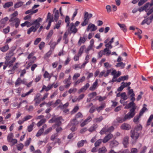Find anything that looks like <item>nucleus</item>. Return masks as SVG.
<instances>
[{"label":"nucleus","mask_w":153,"mask_h":153,"mask_svg":"<svg viewBox=\"0 0 153 153\" xmlns=\"http://www.w3.org/2000/svg\"><path fill=\"white\" fill-rule=\"evenodd\" d=\"M90 84L89 83H86L84 86H83L79 90L78 93H80L82 92L85 91L88 88Z\"/></svg>","instance_id":"22"},{"label":"nucleus","mask_w":153,"mask_h":153,"mask_svg":"<svg viewBox=\"0 0 153 153\" xmlns=\"http://www.w3.org/2000/svg\"><path fill=\"white\" fill-rule=\"evenodd\" d=\"M34 124L35 123L34 122H33L31 124L28 126L27 129L29 132H30L32 130L33 127L34 125Z\"/></svg>","instance_id":"42"},{"label":"nucleus","mask_w":153,"mask_h":153,"mask_svg":"<svg viewBox=\"0 0 153 153\" xmlns=\"http://www.w3.org/2000/svg\"><path fill=\"white\" fill-rule=\"evenodd\" d=\"M119 144L118 143L116 140H113L110 142V146L111 148H113L117 146Z\"/></svg>","instance_id":"24"},{"label":"nucleus","mask_w":153,"mask_h":153,"mask_svg":"<svg viewBox=\"0 0 153 153\" xmlns=\"http://www.w3.org/2000/svg\"><path fill=\"white\" fill-rule=\"evenodd\" d=\"M143 106H144L141 109L139 113L140 115H142L143 114L145 111L146 110H148L147 109L146 107L147 106L146 105L144 104H143Z\"/></svg>","instance_id":"33"},{"label":"nucleus","mask_w":153,"mask_h":153,"mask_svg":"<svg viewBox=\"0 0 153 153\" xmlns=\"http://www.w3.org/2000/svg\"><path fill=\"white\" fill-rule=\"evenodd\" d=\"M120 96L121 98L123 100H125L127 99L128 97L125 92H123L121 94Z\"/></svg>","instance_id":"51"},{"label":"nucleus","mask_w":153,"mask_h":153,"mask_svg":"<svg viewBox=\"0 0 153 153\" xmlns=\"http://www.w3.org/2000/svg\"><path fill=\"white\" fill-rule=\"evenodd\" d=\"M62 22V21L60 20L58 21L57 23L56 24L55 26L53 27V29H58L60 27L61 23Z\"/></svg>","instance_id":"45"},{"label":"nucleus","mask_w":153,"mask_h":153,"mask_svg":"<svg viewBox=\"0 0 153 153\" xmlns=\"http://www.w3.org/2000/svg\"><path fill=\"white\" fill-rule=\"evenodd\" d=\"M18 12L17 11H16L10 15V19L9 20V22H13V20L15 19L18 18L16 17L18 15Z\"/></svg>","instance_id":"14"},{"label":"nucleus","mask_w":153,"mask_h":153,"mask_svg":"<svg viewBox=\"0 0 153 153\" xmlns=\"http://www.w3.org/2000/svg\"><path fill=\"white\" fill-rule=\"evenodd\" d=\"M19 63L18 62L16 63L15 65L13 67L12 69L11 70H9L8 71V72L10 74L13 73L14 72V70L18 68L17 66Z\"/></svg>","instance_id":"27"},{"label":"nucleus","mask_w":153,"mask_h":153,"mask_svg":"<svg viewBox=\"0 0 153 153\" xmlns=\"http://www.w3.org/2000/svg\"><path fill=\"white\" fill-rule=\"evenodd\" d=\"M80 76V74L79 73H76L75 74L73 77V79L74 80H76Z\"/></svg>","instance_id":"62"},{"label":"nucleus","mask_w":153,"mask_h":153,"mask_svg":"<svg viewBox=\"0 0 153 153\" xmlns=\"http://www.w3.org/2000/svg\"><path fill=\"white\" fill-rule=\"evenodd\" d=\"M85 142H86V140H82L81 141L78 142L77 144V146L79 148L82 146Z\"/></svg>","instance_id":"40"},{"label":"nucleus","mask_w":153,"mask_h":153,"mask_svg":"<svg viewBox=\"0 0 153 153\" xmlns=\"http://www.w3.org/2000/svg\"><path fill=\"white\" fill-rule=\"evenodd\" d=\"M22 81L21 79L19 78L15 82V85L16 86L19 85L22 83Z\"/></svg>","instance_id":"55"},{"label":"nucleus","mask_w":153,"mask_h":153,"mask_svg":"<svg viewBox=\"0 0 153 153\" xmlns=\"http://www.w3.org/2000/svg\"><path fill=\"white\" fill-rule=\"evenodd\" d=\"M13 5V2L12 1H10L6 3L3 5V7L4 8L9 7Z\"/></svg>","instance_id":"37"},{"label":"nucleus","mask_w":153,"mask_h":153,"mask_svg":"<svg viewBox=\"0 0 153 153\" xmlns=\"http://www.w3.org/2000/svg\"><path fill=\"white\" fill-rule=\"evenodd\" d=\"M85 48V47L84 46H82L80 47L78 53L79 56H81L82 55Z\"/></svg>","instance_id":"47"},{"label":"nucleus","mask_w":153,"mask_h":153,"mask_svg":"<svg viewBox=\"0 0 153 153\" xmlns=\"http://www.w3.org/2000/svg\"><path fill=\"white\" fill-rule=\"evenodd\" d=\"M85 76H83L80 79H79L76 81L74 82V86H76L79 83L82 82L85 80Z\"/></svg>","instance_id":"25"},{"label":"nucleus","mask_w":153,"mask_h":153,"mask_svg":"<svg viewBox=\"0 0 153 153\" xmlns=\"http://www.w3.org/2000/svg\"><path fill=\"white\" fill-rule=\"evenodd\" d=\"M64 120L62 117H53L52 119L49 121V123H52L53 122L56 123V125L58 126H60L61 124V121H63Z\"/></svg>","instance_id":"4"},{"label":"nucleus","mask_w":153,"mask_h":153,"mask_svg":"<svg viewBox=\"0 0 153 153\" xmlns=\"http://www.w3.org/2000/svg\"><path fill=\"white\" fill-rule=\"evenodd\" d=\"M42 20V19L38 18L34 21L31 20H27L24 23L21 24V25L22 27L26 26L27 27H29L32 25L29 29L27 31V33L28 34H30L31 32H35L36 31L40 25L39 22Z\"/></svg>","instance_id":"1"},{"label":"nucleus","mask_w":153,"mask_h":153,"mask_svg":"<svg viewBox=\"0 0 153 153\" xmlns=\"http://www.w3.org/2000/svg\"><path fill=\"white\" fill-rule=\"evenodd\" d=\"M104 55L109 56L111 53V51L108 48H105L104 49Z\"/></svg>","instance_id":"36"},{"label":"nucleus","mask_w":153,"mask_h":153,"mask_svg":"<svg viewBox=\"0 0 153 153\" xmlns=\"http://www.w3.org/2000/svg\"><path fill=\"white\" fill-rule=\"evenodd\" d=\"M47 126L45 124L44 125L42 128L39 130L38 132L37 133L36 135V136L37 137H38L40 136L41 134L43 133L44 129L46 128H47Z\"/></svg>","instance_id":"21"},{"label":"nucleus","mask_w":153,"mask_h":153,"mask_svg":"<svg viewBox=\"0 0 153 153\" xmlns=\"http://www.w3.org/2000/svg\"><path fill=\"white\" fill-rule=\"evenodd\" d=\"M149 5V3H147L144 5V6L143 7H141L138 10L141 12L143 10H145L146 11V9L148 7Z\"/></svg>","instance_id":"30"},{"label":"nucleus","mask_w":153,"mask_h":153,"mask_svg":"<svg viewBox=\"0 0 153 153\" xmlns=\"http://www.w3.org/2000/svg\"><path fill=\"white\" fill-rule=\"evenodd\" d=\"M52 53V51L51 50L49 51L44 56L45 59L49 57Z\"/></svg>","instance_id":"60"},{"label":"nucleus","mask_w":153,"mask_h":153,"mask_svg":"<svg viewBox=\"0 0 153 153\" xmlns=\"http://www.w3.org/2000/svg\"><path fill=\"white\" fill-rule=\"evenodd\" d=\"M97 29V27L91 23H90L88 25L86 30L88 32L90 30L91 31H94Z\"/></svg>","instance_id":"11"},{"label":"nucleus","mask_w":153,"mask_h":153,"mask_svg":"<svg viewBox=\"0 0 153 153\" xmlns=\"http://www.w3.org/2000/svg\"><path fill=\"white\" fill-rule=\"evenodd\" d=\"M16 146H17V149L18 150L21 151L23 149V148L24 146V145L22 143H20V144H19L17 145Z\"/></svg>","instance_id":"53"},{"label":"nucleus","mask_w":153,"mask_h":153,"mask_svg":"<svg viewBox=\"0 0 153 153\" xmlns=\"http://www.w3.org/2000/svg\"><path fill=\"white\" fill-rule=\"evenodd\" d=\"M9 48V47L8 45H7L1 48H0V50L3 52H5L8 50Z\"/></svg>","instance_id":"34"},{"label":"nucleus","mask_w":153,"mask_h":153,"mask_svg":"<svg viewBox=\"0 0 153 153\" xmlns=\"http://www.w3.org/2000/svg\"><path fill=\"white\" fill-rule=\"evenodd\" d=\"M128 94L131 97L130 100L135 101V100L134 97L135 94L132 89H131L128 91Z\"/></svg>","instance_id":"18"},{"label":"nucleus","mask_w":153,"mask_h":153,"mask_svg":"<svg viewBox=\"0 0 153 153\" xmlns=\"http://www.w3.org/2000/svg\"><path fill=\"white\" fill-rule=\"evenodd\" d=\"M20 20L19 18H16L13 20V22H11L10 25L12 26H15L16 28H17L20 24Z\"/></svg>","instance_id":"12"},{"label":"nucleus","mask_w":153,"mask_h":153,"mask_svg":"<svg viewBox=\"0 0 153 153\" xmlns=\"http://www.w3.org/2000/svg\"><path fill=\"white\" fill-rule=\"evenodd\" d=\"M54 16L55 17L54 20L56 22H57L59 16V12L58 10H56L55 12Z\"/></svg>","instance_id":"44"},{"label":"nucleus","mask_w":153,"mask_h":153,"mask_svg":"<svg viewBox=\"0 0 153 153\" xmlns=\"http://www.w3.org/2000/svg\"><path fill=\"white\" fill-rule=\"evenodd\" d=\"M83 117V115L82 113L80 112L78 113L75 116V118H82Z\"/></svg>","instance_id":"64"},{"label":"nucleus","mask_w":153,"mask_h":153,"mask_svg":"<svg viewBox=\"0 0 153 153\" xmlns=\"http://www.w3.org/2000/svg\"><path fill=\"white\" fill-rule=\"evenodd\" d=\"M38 11V9H36L35 10H33L32 9H31L30 10H28L27 11L25 12V13L26 14H28L30 13V14H31V15L33 14L36 13Z\"/></svg>","instance_id":"28"},{"label":"nucleus","mask_w":153,"mask_h":153,"mask_svg":"<svg viewBox=\"0 0 153 153\" xmlns=\"http://www.w3.org/2000/svg\"><path fill=\"white\" fill-rule=\"evenodd\" d=\"M125 65V63H123V62H120L117 63L115 66L117 67H120L121 68L123 69L124 68Z\"/></svg>","instance_id":"39"},{"label":"nucleus","mask_w":153,"mask_h":153,"mask_svg":"<svg viewBox=\"0 0 153 153\" xmlns=\"http://www.w3.org/2000/svg\"><path fill=\"white\" fill-rule=\"evenodd\" d=\"M9 19L8 17H6L1 20L0 22L1 24H5L8 20Z\"/></svg>","instance_id":"54"},{"label":"nucleus","mask_w":153,"mask_h":153,"mask_svg":"<svg viewBox=\"0 0 153 153\" xmlns=\"http://www.w3.org/2000/svg\"><path fill=\"white\" fill-rule=\"evenodd\" d=\"M86 150L85 149H82L79 151L76 152L74 153H86Z\"/></svg>","instance_id":"63"},{"label":"nucleus","mask_w":153,"mask_h":153,"mask_svg":"<svg viewBox=\"0 0 153 153\" xmlns=\"http://www.w3.org/2000/svg\"><path fill=\"white\" fill-rule=\"evenodd\" d=\"M103 119V117L101 116L99 117L95 118L94 120V121L95 123H100V122Z\"/></svg>","instance_id":"38"},{"label":"nucleus","mask_w":153,"mask_h":153,"mask_svg":"<svg viewBox=\"0 0 153 153\" xmlns=\"http://www.w3.org/2000/svg\"><path fill=\"white\" fill-rule=\"evenodd\" d=\"M13 137V134L12 133H10L8 135L7 137V140L8 142H9L12 139V138Z\"/></svg>","instance_id":"48"},{"label":"nucleus","mask_w":153,"mask_h":153,"mask_svg":"<svg viewBox=\"0 0 153 153\" xmlns=\"http://www.w3.org/2000/svg\"><path fill=\"white\" fill-rule=\"evenodd\" d=\"M107 151V149L104 146L99 148L98 150V153H105Z\"/></svg>","instance_id":"35"},{"label":"nucleus","mask_w":153,"mask_h":153,"mask_svg":"<svg viewBox=\"0 0 153 153\" xmlns=\"http://www.w3.org/2000/svg\"><path fill=\"white\" fill-rule=\"evenodd\" d=\"M98 86V80L96 79L92 85L90 87L89 90L93 91L97 89Z\"/></svg>","instance_id":"16"},{"label":"nucleus","mask_w":153,"mask_h":153,"mask_svg":"<svg viewBox=\"0 0 153 153\" xmlns=\"http://www.w3.org/2000/svg\"><path fill=\"white\" fill-rule=\"evenodd\" d=\"M114 129V127L111 126L108 128L107 127L105 126L100 132V133L102 135L104 133H106L107 132H110L113 131Z\"/></svg>","instance_id":"7"},{"label":"nucleus","mask_w":153,"mask_h":153,"mask_svg":"<svg viewBox=\"0 0 153 153\" xmlns=\"http://www.w3.org/2000/svg\"><path fill=\"white\" fill-rule=\"evenodd\" d=\"M129 137L127 136H126L124 138L123 143L125 147H127V145L128 144Z\"/></svg>","instance_id":"31"},{"label":"nucleus","mask_w":153,"mask_h":153,"mask_svg":"<svg viewBox=\"0 0 153 153\" xmlns=\"http://www.w3.org/2000/svg\"><path fill=\"white\" fill-rule=\"evenodd\" d=\"M98 127L97 124H94L91 126L88 129V131L91 133L95 130L96 128Z\"/></svg>","instance_id":"26"},{"label":"nucleus","mask_w":153,"mask_h":153,"mask_svg":"<svg viewBox=\"0 0 153 153\" xmlns=\"http://www.w3.org/2000/svg\"><path fill=\"white\" fill-rule=\"evenodd\" d=\"M117 25L119 26L121 29L125 32L126 31V26L125 25L123 24H120L118 23Z\"/></svg>","instance_id":"32"},{"label":"nucleus","mask_w":153,"mask_h":153,"mask_svg":"<svg viewBox=\"0 0 153 153\" xmlns=\"http://www.w3.org/2000/svg\"><path fill=\"white\" fill-rule=\"evenodd\" d=\"M23 2L21 1L16 3L14 5V7L15 8H17L21 7L22 5Z\"/></svg>","instance_id":"49"},{"label":"nucleus","mask_w":153,"mask_h":153,"mask_svg":"<svg viewBox=\"0 0 153 153\" xmlns=\"http://www.w3.org/2000/svg\"><path fill=\"white\" fill-rule=\"evenodd\" d=\"M104 66L107 68H109L111 67L112 65L110 64L108 62H106L104 63Z\"/></svg>","instance_id":"59"},{"label":"nucleus","mask_w":153,"mask_h":153,"mask_svg":"<svg viewBox=\"0 0 153 153\" xmlns=\"http://www.w3.org/2000/svg\"><path fill=\"white\" fill-rule=\"evenodd\" d=\"M92 16L91 13H89L88 12H85L83 18V21L81 23V25L84 26L87 25L89 19L92 17Z\"/></svg>","instance_id":"3"},{"label":"nucleus","mask_w":153,"mask_h":153,"mask_svg":"<svg viewBox=\"0 0 153 153\" xmlns=\"http://www.w3.org/2000/svg\"><path fill=\"white\" fill-rule=\"evenodd\" d=\"M32 117V116L31 115H28L24 117L23 119V121L24 122L28 120L29 119H30Z\"/></svg>","instance_id":"58"},{"label":"nucleus","mask_w":153,"mask_h":153,"mask_svg":"<svg viewBox=\"0 0 153 153\" xmlns=\"http://www.w3.org/2000/svg\"><path fill=\"white\" fill-rule=\"evenodd\" d=\"M70 18L68 16H66L65 17V22L67 23V26L68 27L69 25L70 24Z\"/></svg>","instance_id":"52"},{"label":"nucleus","mask_w":153,"mask_h":153,"mask_svg":"<svg viewBox=\"0 0 153 153\" xmlns=\"http://www.w3.org/2000/svg\"><path fill=\"white\" fill-rule=\"evenodd\" d=\"M141 115H140V114L138 116H135L133 119V121L134 123H136L138 122V120L140 117Z\"/></svg>","instance_id":"61"},{"label":"nucleus","mask_w":153,"mask_h":153,"mask_svg":"<svg viewBox=\"0 0 153 153\" xmlns=\"http://www.w3.org/2000/svg\"><path fill=\"white\" fill-rule=\"evenodd\" d=\"M153 119V114H151L148 119L146 124V126H148L150 125L151 122Z\"/></svg>","instance_id":"43"},{"label":"nucleus","mask_w":153,"mask_h":153,"mask_svg":"<svg viewBox=\"0 0 153 153\" xmlns=\"http://www.w3.org/2000/svg\"><path fill=\"white\" fill-rule=\"evenodd\" d=\"M153 19V13L152 14L150 17L144 19L142 22L141 25H143L145 23H146L148 25H149L152 22Z\"/></svg>","instance_id":"10"},{"label":"nucleus","mask_w":153,"mask_h":153,"mask_svg":"<svg viewBox=\"0 0 153 153\" xmlns=\"http://www.w3.org/2000/svg\"><path fill=\"white\" fill-rule=\"evenodd\" d=\"M103 140L102 139H99L97 140L94 143V145L95 147H98L99 146L101 143L102 142H103Z\"/></svg>","instance_id":"41"},{"label":"nucleus","mask_w":153,"mask_h":153,"mask_svg":"<svg viewBox=\"0 0 153 153\" xmlns=\"http://www.w3.org/2000/svg\"><path fill=\"white\" fill-rule=\"evenodd\" d=\"M113 137V136L112 134L111 133L109 134L104 137L103 140V142L104 143H106L110 139L112 138Z\"/></svg>","instance_id":"19"},{"label":"nucleus","mask_w":153,"mask_h":153,"mask_svg":"<svg viewBox=\"0 0 153 153\" xmlns=\"http://www.w3.org/2000/svg\"><path fill=\"white\" fill-rule=\"evenodd\" d=\"M131 128V126L127 123H124L122 124L120 126L121 129L125 130H128Z\"/></svg>","instance_id":"13"},{"label":"nucleus","mask_w":153,"mask_h":153,"mask_svg":"<svg viewBox=\"0 0 153 153\" xmlns=\"http://www.w3.org/2000/svg\"><path fill=\"white\" fill-rule=\"evenodd\" d=\"M111 75L113 76L112 82H114L117 81L116 79H116L121 75V72L120 71H118L117 72L115 70H113L111 72Z\"/></svg>","instance_id":"6"},{"label":"nucleus","mask_w":153,"mask_h":153,"mask_svg":"<svg viewBox=\"0 0 153 153\" xmlns=\"http://www.w3.org/2000/svg\"><path fill=\"white\" fill-rule=\"evenodd\" d=\"M46 120L45 119H43L41 120L37 124L38 127H39L41 126L43 124L45 123Z\"/></svg>","instance_id":"46"},{"label":"nucleus","mask_w":153,"mask_h":153,"mask_svg":"<svg viewBox=\"0 0 153 153\" xmlns=\"http://www.w3.org/2000/svg\"><path fill=\"white\" fill-rule=\"evenodd\" d=\"M105 107V103L102 104L99 107L97 108V109L98 111H99L102 110L103 108H104Z\"/></svg>","instance_id":"56"},{"label":"nucleus","mask_w":153,"mask_h":153,"mask_svg":"<svg viewBox=\"0 0 153 153\" xmlns=\"http://www.w3.org/2000/svg\"><path fill=\"white\" fill-rule=\"evenodd\" d=\"M131 102H130L127 105L125 106V108L127 109L129 108L132 107V108L130 109V111L127 114V115L125 117L126 118H127L130 116V117H133L135 115V110L136 108V106L135 103L134 102V101L131 100Z\"/></svg>","instance_id":"2"},{"label":"nucleus","mask_w":153,"mask_h":153,"mask_svg":"<svg viewBox=\"0 0 153 153\" xmlns=\"http://www.w3.org/2000/svg\"><path fill=\"white\" fill-rule=\"evenodd\" d=\"M68 31L70 34L71 33L75 34L77 32V29L76 28L75 26L73 23L70 24L68 29Z\"/></svg>","instance_id":"8"},{"label":"nucleus","mask_w":153,"mask_h":153,"mask_svg":"<svg viewBox=\"0 0 153 153\" xmlns=\"http://www.w3.org/2000/svg\"><path fill=\"white\" fill-rule=\"evenodd\" d=\"M31 138H29L27 140L25 143V145L26 146H28L31 141Z\"/></svg>","instance_id":"57"},{"label":"nucleus","mask_w":153,"mask_h":153,"mask_svg":"<svg viewBox=\"0 0 153 153\" xmlns=\"http://www.w3.org/2000/svg\"><path fill=\"white\" fill-rule=\"evenodd\" d=\"M126 115L127 114L125 115V117H124L123 119L122 117H117L116 119V120L117 122L119 123H123V122L125 121L126 120H129L131 118H132V117H130V116L129 117H129L128 118H126V119H125V118Z\"/></svg>","instance_id":"17"},{"label":"nucleus","mask_w":153,"mask_h":153,"mask_svg":"<svg viewBox=\"0 0 153 153\" xmlns=\"http://www.w3.org/2000/svg\"><path fill=\"white\" fill-rule=\"evenodd\" d=\"M15 60L16 58L15 57H13L12 60L10 61H9L7 59L5 62L4 64L7 65V66H9V67H10L13 65V63L15 62Z\"/></svg>","instance_id":"20"},{"label":"nucleus","mask_w":153,"mask_h":153,"mask_svg":"<svg viewBox=\"0 0 153 153\" xmlns=\"http://www.w3.org/2000/svg\"><path fill=\"white\" fill-rule=\"evenodd\" d=\"M97 95V94L96 92H94L89 94L88 96L90 98V99H91L94 98L95 96H96Z\"/></svg>","instance_id":"50"},{"label":"nucleus","mask_w":153,"mask_h":153,"mask_svg":"<svg viewBox=\"0 0 153 153\" xmlns=\"http://www.w3.org/2000/svg\"><path fill=\"white\" fill-rule=\"evenodd\" d=\"M53 84H49L47 86L43 85L42 87V90H45L46 91H48L53 88Z\"/></svg>","instance_id":"23"},{"label":"nucleus","mask_w":153,"mask_h":153,"mask_svg":"<svg viewBox=\"0 0 153 153\" xmlns=\"http://www.w3.org/2000/svg\"><path fill=\"white\" fill-rule=\"evenodd\" d=\"M78 122L76 119H74L71 121V125L72 127L71 128V130L73 131L76 130V126L78 124Z\"/></svg>","instance_id":"9"},{"label":"nucleus","mask_w":153,"mask_h":153,"mask_svg":"<svg viewBox=\"0 0 153 153\" xmlns=\"http://www.w3.org/2000/svg\"><path fill=\"white\" fill-rule=\"evenodd\" d=\"M86 41V39L85 36H84L83 37H80V39L78 42V45L80 46L82 43H84Z\"/></svg>","instance_id":"29"},{"label":"nucleus","mask_w":153,"mask_h":153,"mask_svg":"<svg viewBox=\"0 0 153 153\" xmlns=\"http://www.w3.org/2000/svg\"><path fill=\"white\" fill-rule=\"evenodd\" d=\"M92 120L91 117V116L88 117L85 120L82 122L80 124L81 127H83L88 124Z\"/></svg>","instance_id":"15"},{"label":"nucleus","mask_w":153,"mask_h":153,"mask_svg":"<svg viewBox=\"0 0 153 153\" xmlns=\"http://www.w3.org/2000/svg\"><path fill=\"white\" fill-rule=\"evenodd\" d=\"M130 137L134 140H137L139 136V133L136 129L131 130Z\"/></svg>","instance_id":"5"}]
</instances>
